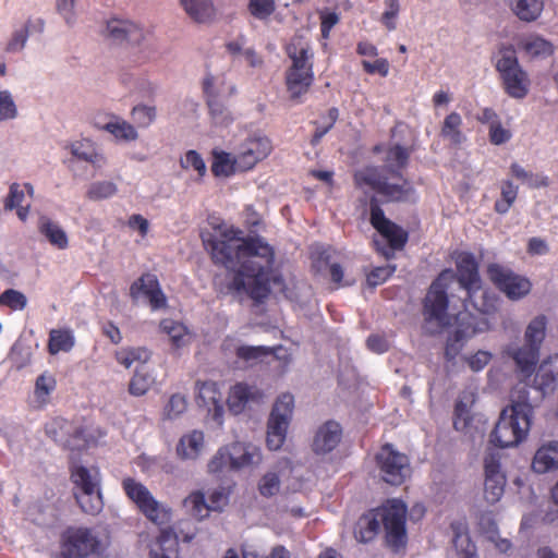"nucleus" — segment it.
Returning a JSON list of instances; mask_svg holds the SVG:
<instances>
[{
    "instance_id": "obj_1",
    "label": "nucleus",
    "mask_w": 558,
    "mask_h": 558,
    "mask_svg": "<svg viewBox=\"0 0 558 558\" xmlns=\"http://www.w3.org/2000/svg\"><path fill=\"white\" fill-rule=\"evenodd\" d=\"M203 242L216 264L234 272L230 290L255 302L268 296L275 252L263 238H243L240 229L222 226L216 229L215 234L204 235Z\"/></svg>"
},
{
    "instance_id": "obj_2",
    "label": "nucleus",
    "mask_w": 558,
    "mask_h": 558,
    "mask_svg": "<svg viewBox=\"0 0 558 558\" xmlns=\"http://www.w3.org/2000/svg\"><path fill=\"white\" fill-rule=\"evenodd\" d=\"M410 153L400 145L391 147L387 153L386 167H366L355 172L354 179L359 186H368L377 194L391 202L412 198V184L399 172L409 159Z\"/></svg>"
},
{
    "instance_id": "obj_3",
    "label": "nucleus",
    "mask_w": 558,
    "mask_h": 558,
    "mask_svg": "<svg viewBox=\"0 0 558 558\" xmlns=\"http://www.w3.org/2000/svg\"><path fill=\"white\" fill-rule=\"evenodd\" d=\"M533 417V407L526 387L514 390L511 404L504 409L490 434V441L499 448L515 447L529 435Z\"/></svg>"
},
{
    "instance_id": "obj_4",
    "label": "nucleus",
    "mask_w": 558,
    "mask_h": 558,
    "mask_svg": "<svg viewBox=\"0 0 558 558\" xmlns=\"http://www.w3.org/2000/svg\"><path fill=\"white\" fill-rule=\"evenodd\" d=\"M105 36L117 45L138 47L136 61L140 63L149 61L157 52L151 32L130 19L111 17L108 20Z\"/></svg>"
},
{
    "instance_id": "obj_5",
    "label": "nucleus",
    "mask_w": 558,
    "mask_h": 558,
    "mask_svg": "<svg viewBox=\"0 0 558 558\" xmlns=\"http://www.w3.org/2000/svg\"><path fill=\"white\" fill-rule=\"evenodd\" d=\"M452 270H444L432 282L423 303L424 329L428 333H436L450 324L448 313L447 289L449 281L453 280Z\"/></svg>"
},
{
    "instance_id": "obj_6",
    "label": "nucleus",
    "mask_w": 558,
    "mask_h": 558,
    "mask_svg": "<svg viewBox=\"0 0 558 558\" xmlns=\"http://www.w3.org/2000/svg\"><path fill=\"white\" fill-rule=\"evenodd\" d=\"M292 65L287 72V87L291 98L304 95L314 81L313 52L310 45L302 38H294L287 47Z\"/></svg>"
},
{
    "instance_id": "obj_7",
    "label": "nucleus",
    "mask_w": 558,
    "mask_h": 558,
    "mask_svg": "<svg viewBox=\"0 0 558 558\" xmlns=\"http://www.w3.org/2000/svg\"><path fill=\"white\" fill-rule=\"evenodd\" d=\"M74 496L83 512L96 515L104 508L100 472L96 466L74 465L71 469Z\"/></svg>"
},
{
    "instance_id": "obj_8",
    "label": "nucleus",
    "mask_w": 558,
    "mask_h": 558,
    "mask_svg": "<svg viewBox=\"0 0 558 558\" xmlns=\"http://www.w3.org/2000/svg\"><path fill=\"white\" fill-rule=\"evenodd\" d=\"M496 69L500 73L505 89L510 97L522 99L527 95L530 80L526 72L520 66L515 49L512 46L499 49Z\"/></svg>"
},
{
    "instance_id": "obj_9",
    "label": "nucleus",
    "mask_w": 558,
    "mask_h": 558,
    "mask_svg": "<svg viewBox=\"0 0 558 558\" xmlns=\"http://www.w3.org/2000/svg\"><path fill=\"white\" fill-rule=\"evenodd\" d=\"M62 558H101V541L88 527H69L61 538Z\"/></svg>"
},
{
    "instance_id": "obj_10",
    "label": "nucleus",
    "mask_w": 558,
    "mask_h": 558,
    "mask_svg": "<svg viewBox=\"0 0 558 558\" xmlns=\"http://www.w3.org/2000/svg\"><path fill=\"white\" fill-rule=\"evenodd\" d=\"M122 486L126 496L149 521L157 525H163L170 521V509L158 502L145 485L133 478H125Z\"/></svg>"
},
{
    "instance_id": "obj_11",
    "label": "nucleus",
    "mask_w": 558,
    "mask_h": 558,
    "mask_svg": "<svg viewBox=\"0 0 558 558\" xmlns=\"http://www.w3.org/2000/svg\"><path fill=\"white\" fill-rule=\"evenodd\" d=\"M293 409L294 398L291 393L277 398L268 421L266 441L270 450H279L284 444Z\"/></svg>"
},
{
    "instance_id": "obj_12",
    "label": "nucleus",
    "mask_w": 558,
    "mask_h": 558,
    "mask_svg": "<svg viewBox=\"0 0 558 558\" xmlns=\"http://www.w3.org/2000/svg\"><path fill=\"white\" fill-rule=\"evenodd\" d=\"M203 89L213 122L218 126H228L232 123L233 117L226 105V99L233 88H227L221 77L208 74L204 78Z\"/></svg>"
},
{
    "instance_id": "obj_13",
    "label": "nucleus",
    "mask_w": 558,
    "mask_h": 558,
    "mask_svg": "<svg viewBox=\"0 0 558 558\" xmlns=\"http://www.w3.org/2000/svg\"><path fill=\"white\" fill-rule=\"evenodd\" d=\"M376 511L386 531L387 542L396 548L403 545L407 536V505L400 499H390Z\"/></svg>"
},
{
    "instance_id": "obj_14",
    "label": "nucleus",
    "mask_w": 558,
    "mask_h": 558,
    "mask_svg": "<svg viewBox=\"0 0 558 558\" xmlns=\"http://www.w3.org/2000/svg\"><path fill=\"white\" fill-rule=\"evenodd\" d=\"M487 276L495 287L511 301L522 300L531 292L532 282L529 278L515 274L509 267L500 264L488 265Z\"/></svg>"
},
{
    "instance_id": "obj_15",
    "label": "nucleus",
    "mask_w": 558,
    "mask_h": 558,
    "mask_svg": "<svg viewBox=\"0 0 558 558\" xmlns=\"http://www.w3.org/2000/svg\"><path fill=\"white\" fill-rule=\"evenodd\" d=\"M377 465L381 478L390 485H401L411 475L408 457L397 451L391 445L381 447L377 453Z\"/></svg>"
},
{
    "instance_id": "obj_16",
    "label": "nucleus",
    "mask_w": 558,
    "mask_h": 558,
    "mask_svg": "<svg viewBox=\"0 0 558 558\" xmlns=\"http://www.w3.org/2000/svg\"><path fill=\"white\" fill-rule=\"evenodd\" d=\"M457 280L465 292V298L463 300L464 307H468L466 302H472L474 307H476L480 312L488 313V307L480 306L473 302V298L482 289V282L478 274L477 263L472 254L462 253L459 255L457 259Z\"/></svg>"
},
{
    "instance_id": "obj_17",
    "label": "nucleus",
    "mask_w": 558,
    "mask_h": 558,
    "mask_svg": "<svg viewBox=\"0 0 558 558\" xmlns=\"http://www.w3.org/2000/svg\"><path fill=\"white\" fill-rule=\"evenodd\" d=\"M458 327L452 337L448 339L445 355L447 360H452L460 351L462 341L472 336L483 332L489 328V324L485 318H477L469 312H460L457 316Z\"/></svg>"
},
{
    "instance_id": "obj_18",
    "label": "nucleus",
    "mask_w": 558,
    "mask_h": 558,
    "mask_svg": "<svg viewBox=\"0 0 558 558\" xmlns=\"http://www.w3.org/2000/svg\"><path fill=\"white\" fill-rule=\"evenodd\" d=\"M130 296L133 301H137L142 296L146 298L153 311L167 306V298L154 274H144L135 280L130 287Z\"/></svg>"
},
{
    "instance_id": "obj_19",
    "label": "nucleus",
    "mask_w": 558,
    "mask_h": 558,
    "mask_svg": "<svg viewBox=\"0 0 558 558\" xmlns=\"http://www.w3.org/2000/svg\"><path fill=\"white\" fill-rule=\"evenodd\" d=\"M271 150V145L266 136L255 134L246 138L238 149V167L240 171L252 169L258 161L266 158Z\"/></svg>"
},
{
    "instance_id": "obj_20",
    "label": "nucleus",
    "mask_w": 558,
    "mask_h": 558,
    "mask_svg": "<svg viewBox=\"0 0 558 558\" xmlns=\"http://www.w3.org/2000/svg\"><path fill=\"white\" fill-rule=\"evenodd\" d=\"M371 222L373 227L388 241L392 250H400L404 246L408 234L385 217L384 210L375 198L371 199Z\"/></svg>"
},
{
    "instance_id": "obj_21",
    "label": "nucleus",
    "mask_w": 558,
    "mask_h": 558,
    "mask_svg": "<svg viewBox=\"0 0 558 558\" xmlns=\"http://www.w3.org/2000/svg\"><path fill=\"white\" fill-rule=\"evenodd\" d=\"M484 496L487 502L495 504L502 497L506 485V476L500 470L499 456L495 453L487 454L484 459Z\"/></svg>"
},
{
    "instance_id": "obj_22",
    "label": "nucleus",
    "mask_w": 558,
    "mask_h": 558,
    "mask_svg": "<svg viewBox=\"0 0 558 558\" xmlns=\"http://www.w3.org/2000/svg\"><path fill=\"white\" fill-rule=\"evenodd\" d=\"M196 389L197 404L206 408L217 424L221 425L223 416V398L218 389V385L214 381H197Z\"/></svg>"
},
{
    "instance_id": "obj_23",
    "label": "nucleus",
    "mask_w": 558,
    "mask_h": 558,
    "mask_svg": "<svg viewBox=\"0 0 558 558\" xmlns=\"http://www.w3.org/2000/svg\"><path fill=\"white\" fill-rule=\"evenodd\" d=\"M342 439V427L336 421H327L315 432L312 442L313 451L325 456L338 447Z\"/></svg>"
},
{
    "instance_id": "obj_24",
    "label": "nucleus",
    "mask_w": 558,
    "mask_h": 558,
    "mask_svg": "<svg viewBox=\"0 0 558 558\" xmlns=\"http://www.w3.org/2000/svg\"><path fill=\"white\" fill-rule=\"evenodd\" d=\"M94 125L102 131L111 134L118 143H131L138 138L136 128L117 114L108 116V120L104 123L95 121Z\"/></svg>"
},
{
    "instance_id": "obj_25",
    "label": "nucleus",
    "mask_w": 558,
    "mask_h": 558,
    "mask_svg": "<svg viewBox=\"0 0 558 558\" xmlns=\"http://www.w3.org/2000/svg\"><path fill=\"white\" fill-rule=\"evenodd\" d=\"M558 381V355L549 356L538 366L535 378L534 388L545 397L551 393Z\"/></svg>"
},
{
    "instance_id": "obj_26",
    "label": "nucleus",
    "mask_w": 558,
    "mask_h": 558,
    "mask_svg": "<svg viewBox=\"0 0 558 558\" xmlns=\"http://www.w3.org/2000/svg\"><path fill=\"white\" fill-rule=\"evenodd\" d=\"M37 230L45 240L58 250L69 247V236L64 229L47 215H40L37 220Z\"/></svg>"
},
{
    "instance_id": "obj_27",
    "label": "nucleus",
    "mask_w": 558,
    "mask_h": 558,
    "mask_svg": "<svg viewBox=\"0 0 558 558\" xmlns=\"http://www.w3.org/2000/svg\"><path fill=\"white\" fill-rule=\"evenodd\" d=\"M532 469L538 474L558 470V440L546 441L536 450Z\"/></svg>"
},
{
    "instance_id": "obj_28",
    "label": "nucleus",
    "mask_w": 558,
    "mask_h": 558,
    "mask_svg": "<svg viewBox=\"0 0 558 558\" xmlns=\"http://www.w3.org/2000/svg\"><path fill=\"white\" fill-rule=\"evenodd\" d=\"M231 470L256 466L262 462L260 449L253 445L234 442L230 446Z\"/></svg>"
},
{
    "instance_id": "obj_29",
    "label": "nucleus",
    "mask_w": 558,
    "mask_h": 558,
    "mask_svg": "<svg viewBox=\"0 0 558 558\" xmlns=\"http://www.w3.org/2000/svg\"><path fill=\"white\" fill-rule=\"evenodd\" d=\"M32 29L43 32L44 21L39 19L34 23L32 19H27L23 25L14 27L4 46V51L10 54L22 52L27 45Z\"/></svg>"
},
{
    "instance_id": "obj_30",
    "label": "nucleus",
    "mask_w": 558,
    "mask_h": 558,
    "mask_svg": "<svg viewBox=\"0 0 558 558\" xmlns=\"http://www.w3.org/2000/svg\"><path fill=\"white\" fill-rule=\"evenodd\" d=\"M262 398L263 393L256 387L240 383L231 388L227 401L230 411L239 414L244 410L247 402L258 401Z\"/></svg>"
},
{
    "instance_id": "obj_31",
    "label": "nucleus",
    "mask_w": 558,
    "mask_h": 558,
    "mask_svg": "<svg viewBox=\"0 0 558 558\" xmlns=\"http://www.w3.org/2000/svg\"><path fill=\"white\" fill-rule=\"evenodd\" d=\"M508 352L514 360L517 367L522 376L525 378L531 377L538 361L539 350L535 347L524 343L523 347L509 349Z\"/></svg>"
},
{
    "instance_id": "obj_32",
    "label": "nucleus",
    "mask_w": 558,
    "mask_h": 558,
    "mask_svg": "<svg viewBox=\"0 0 558 558\" xmlns=\"http://www.w3.org/2000/svg\"><path fill=\"white\" fill-rule=\"evenodd\" d=\"M57 381L48 372L40 374L35 380L32 405L35 409H44L50 402L51 393L56 390Z\"/></svg>"
},
{
    "instance_id": "obj_33",
    "label": "nucleus",
    "mask_w": 558,
    "mask_h": 558,
    "mask_svg": "<svg viewBox=\"0 0 558 558\" xmlns=\"http://www.w3.org/2000/svg\"><path fill=\"white\" fill-rule=\"evenodd\" d=\"M71 154L77 159L89 162L93 167L100 169L106 165L105 156L99 153L88 140L77 141L70 146Z\"/></svg>"
},
{
    "instance_id": "obj_34",
    "label": "nucleus",
    "mask_w": 558,
    "mask_h": 558,
    "mask_svg": "<svg viewBox=\"0 0 558 558\" xmlns=\"http://www.w3.org/2000/svg\"><path fill=\"white\" fill-rule=\"evenodd\" d=\"M380 527V519L375 510H372L363 514L355 526L354 536L361 543H367L372 541L378 533Z\"/></svg>"
},
{
    "instance_id": "obj_35",
    "label": "nucleus",
    "mask_w": 558,
    "mask_h": 558,
    "mask_svg": "<svg viewBox=\"0 0 558 558\" xmlns=\"http://www.w3.org/2000/svg\"><path fill=\"white\" fill-rule=\"evenodd\" d=\"M518 46L531 58H547L554 51L551 43L538 35H529L521 38Z\"/></svg>"
},
{
    "instance_id": "obj_36",
    "label": "nucleus",
    "mask_w": 558,
    "mask_h": 558,
    "mask_svg": "<svg viewBox=\"0 0 558 558\" xmlns=\"http://www.w3.org/2000/svg\"><path fill=\"white\" fill-rule=\"evenodd\" d=\"M186 14L197 23L210 21L215 15L211 0H180Z\"/></svg>"
},
{
    "instance_id": "obj_37",
    "label": "nucleus",
    "mask_w": 558,
    "mask_h": 558,
    "mask_svg": "<svg viewBox=\"0 0 558 558\" xmlns=\"http://www.w3.org/2000/svg\"><path fill=\"white\" fill-rule=\"evenodd\" d=\"M204 445V435L202 432L193 430L183 436L177 447L178 454L183 459H196Z\"/></svg>"
},
{
    "instance_id": "obj_38",
    "label": "nucleus",
    "mask_w": 558,
    "mask_h": 558,
    "mask_svg": "<svg viewBox=\"0 0 558 558\" xmlns=\"http://www.w3.org/2000/svg\"><path fill=\"white\" fill-rule=\"evenodd\" d=\"M513 13L524 22H532L538 19L543 9V0H508Z\"/></svg>"
},
{
    "instance_id": "obj_39",
    "label": "nucleus",
    "mask_w": 558,
    "mask_h": 558,
    "mask_svg": "<svg viewBox=\"0 0 558 558\" xmlns=\"http://www.w3.org/2000/svg\"><path fill=\"white\" fill-rule=\"evenodd\" d=\"M462 124V118L457 112L448 114L442 123L441 136L449 141L452 145H460L464 142L465 136L460 130Z\"/></svg>"
},
{
    "instance_id": "obj_40",
    "label": "nucleus",
    "mask_w": 558,
    "mask_h": 558,
    "mask_svg": "<svg viewBox=\"0 0 558 558\" xmlns=\"http://www.w3.org/2000/svg\"><path fill=\"white\" fill-rule=\"evenodd\" d=\"M236 161L238 155L232 156L226 151H214L211 171L216 177H229L235 171H240Z\"/></svg>"
},
{
    "instance_id": "obj_41",
    "label": "nucleus",
    "mask_w": 558,
    "mask_h": 558,
    "mask_svg": "<svg viewBox=\"0 0 558 558\" xmlns=\"http://www.w3.org/2000/svg\"><path fill=\"white\" fill-rule=\"evenodd\" d=\"M547 318L544 315H538L533 318L525 330L524 340L529 345L535 347L539 350L542 342L546 336Z\"/></svg>"
},
{
    "instance_id": "obj_42",
    "label": "nucleus",
    "mask_w": 558,
    "mask_h": 558,
    "mask_svg": "<svg viewBox=\"0 0 558 558\" xmlns=\"http://www.w3.org/2000/svg\"><path fill=\"white\" fill-rule=\"evenodd\" d=\"M74 336L68 329H54L49 335V352L57 354L59 352H69L74 347Z\"/></svg>"
},
{
    "instance_id": "obj_43",
    "label": "nucleus",
    "mask_w": 558,
    "mask_h": 558,
    "mask_svg": "<svg viewBox=\"0 0 558 558\" xmlns=\"http://www.w3.org/2000/svg\"><path fill=\"white\" fill-rule=\"evenodd\" d=\"M116 359L119 364L130 368L134 363L141 365L148 362L150 352L146 348H124L117 351Z\"/></svg>"
},
{
    "instance_id": "obj_44",
    "label": "nucleus",
    "mask_w": 558,
    "mask_h": 558,
    "mask_svg": "<svg viewBox=\"0 0 558 558\" xmlns=\"http://www.w3.org/2000/svg\"><path fill=\"white\" fill-rule=\"evenodd\" d=\"M454 531L453 546L460 558H477L476 547L472 543L466 531L461 529V525L452 524Z\"/></svg>"
},
{
    "instance_id": "obj_45",
    "label": "nucleus",
    "mask_w": 558,
    "mask_h": 558,
    "mask_svg": "<svg viewBox=\"0 0 558 558\" xmlns=\"http://www.w3.org/2000/svg\"><path fill=\"white\" fill-rule=\"evenodd\" d=\"M160 328L170 337L171 342L175 348L185 345L190 340L187 329L181 323L172 319H163L160 323Z\"/></svg>"
},
{
    "instance_id": "obj_46",
    "label": "nucleus",
    "mask_w": 558,
    "mask_h": 558,
    "mask_svg": "<svg viewBox=\"0 0 558 558\" xmlns=\"http://www.w3.org/2000/svg\"><path fill=\"white\" fill-rule=\"evenodd\" d=\"M72 429L71 424L62 417H56L46 424V434L62 445H70L68 436Z\"/></svg>"
},
{
    "instance_id": "obj_47",
    "label": "nucleus",
    "mask_w": 558,
    "mask_h": 558,
    "mask_svg": "<svg viewBox=\"0 0 558 558\" xmlns=\"http://www.w3.org/2000/svg\"><path fill=\"white\" fill-rule=\"evenodd\" d=\"M118 191V185L113 181H95L89 184L86 196L92 201H102L113 197Z\"/></svg>"
},
{
    "instance_id": "obj_48",
    "label": "nucleus",
    "mask_w": 558,
    "mask_h": 558,
    "mask_svg": "<svg viewBox=\"0 0 558 558\" xmlns=\"http://www.w3.org/2000/svg\"><path fill=\"white\" fill-rule=\"evenodd\" d=\"M185 509L196 519L206 518L210 511L205 495L202 492L190 494L183 501Z\"/></svg>"
},
{
    "instance_id": "obj_49",
    "label": "nucleus",
    "mask_w": 558,
    "mask_h": 558,
    "mask_svg": "<svg viewBox=\"0 0 558 558\" xmlns=\"http://www.w3.org/2000/svg\"><path fill=\"white\" fill-rule=\"evenodd\" d=\"M518 186L512 181L506 180L501 183V198L495 202V210L505 215L509 211L518 196Z\"/></svg>"
},
{
    "instance_id": "obj_50",
    "label": "nucleus",
    "mask_w": 558,
    "mask_h": 558,
    "mask_svg": "<svg viewBox=\"0 0 558 558\" xmlns=\"http://www.w3.org/2000/svg\"><path fill=\"white\" fill-rule=\"evenodd\" d=\"M511 173L518 180L527 184L530 187H542L548 185V178L541 174H534L531 171L525 170L519 163L513 162L510 167Z\"/></svg>"
},
{
    "instance_id": "obj_51",
    "label": "nucleus",
    "mask_w": 558,
    "mask_h": 558,
    "mask_svg": "<svg viewBox=\"0 0 558 558\" xmlns=\"http://www.w3.org/2000/svg\"><path fill=\"white\" fill-rule=\"evenodd\" d=\"M281 486L280 475L276 471L266 472L258 481V492L263 497L270 498L276 496Z\"/></svg>"
},
{
    "instance_id": "obj_52",
    "label": "nucleus",
    "mask_w": 558,
    "mask_h": 558,
    "mask_svg": "<svg viewBox=\"0 0 558 558\" xmlns=\"http://www.w3.org/2000/svg\"><path fill=\"white\" fill-rule=\"evenodd\" d=\"M153 383L154 379L148 373L143 372L142 368H136L135 374L130 381L129 391L131 395L136 397L144 396L149 390Z\"/></svg>"
},
{
    "instance_id": "obj_53",
    "label": "nucleus",
    "mask_w": 558,
    "mask_h": 558,
    "mask_svg": "<svg viewBox=\"0 0 558 558\" xmlns=\"http://www.w3.org/2000/svg\"><path fill=\"white\" fill-rule=\"evenodd\" d=\"M132 119L138 128H148L157 117V110L154 106L136 105L131 111Z\"/></svg>"
},
{
    "instance_id": "obj_54",
    "label": "nucleus",
    "mask_w": 558,
    "mask_h": 558,
    "mask_svg": "<svg viewBox=\"0 0 558 558\" xmlns=\"http://www.w3.org/2000/svg\"><path fill=\"white\" fill-rule=\"evenodd\" d=\"M17 116V106L11 92L0 90V122L14 120Z\"/></svg>"
},
{
    "instance_id": "obj_55",
    "label": "nucleus",
    "mask_w": 558,
    "mask_h": 558,
    "mask_svg": "<svg viewBox=\"0 0 558 558\" xmlns=\"http://www.w3.org/2000/svg\"><path fill=\"white\" fill-rule=\"evenodd\" d=\"M180 165L183 169L195 170L199 178H203L207 170L202 156L193 149L185 153L184 157H182L180 160Z\"/></svg>"
},
{
    "instance_id": "obj_56",
    "label": "nucleus",
    "mask_w": 558,
    "mask_h": 558,
    "mask_svg": "<svg viewBox=\"0 0 558 558\" xmlns=\"http://www.w3.org/2000/svg\"><path fill=\"white\" fill-rule=\"evenodd\" d=\"M226 469L231 470L230 447L220 448L208 463V470L210 473H219Z\"/></svg>"
},
{
    "instance_id": "obj_57",
    "label": "nucleus",
    "mask_w": 558,
    "mask_h": 558,
    "mask_svg": "<svg viewBox=\"0 0 558 558\" xmlns=\"http://www.w3.org/2000/svg\"><path fill=\"white\" fill-rule=\"evenodd\" d=\"M0 304L12 310H24L27 305L26 296L14 289H8L0 295Z\"/></svg>"
},
{
    "instance_id": "obj_58",
    "label": "nucleus",
    "mask_w": 558,
    "mask_h": 558,
    "mask_svg": "<svg viewBox=\"0 0 558 558\" xmlns=\"http://www.w3.org/2000/svg\"><path fill=\"white\" fill-rule=\"evenodd\" d=\"M271 349L265 345H240L236 348V355L244 361H255L269 355Z\"/></svg>"
},
{
    "instance_id": "obj_59",
    "label": "nucleus",
    "mask_w": 558,
    "mask_h": 558,
    "mask_svg": "<svg viewBox=\"0 0 558 558\" xmlns=\"http://www.w3.org/2000/svg\"><path fill=\"white\" fill-rule=\"evenodd\" d=\"M32 352L31 349L21 342L13 344L10 353V359L13 365L21 369L31 363Z\"/></svg>"
},
{
    "instance_id": "obj_60",
    "label": "nucleus",
    "mask_w": 558,
    "mask_h": 558,
    "mask_svg": "<svg viewBox=\"0 0 558 558\" xmlns=\"http://www.w3.org/2000/svg\"><path fill=\"white\" fill-rule=\"evenodd\" d=\"M275 8V0H250L248 3L251 14L259 20L270 16Z\"/></svg>"
},
{
    "instance_id": "obj_61",
    "label": "nucleus",
    "mask_w": 558,
    "mask_h": 558,
    "mask_svg": "<svg viewBox=\"0 0 558 558\" xmlns=\"http://www.w3.org/2000/svg\"><path fill=\"white\" fill-rule=\"evenodd\" d=\"M186 399L180 393L171 396L168 403L165 407V416L167 418H175L186 410Z\"/></svg>"
},
{
    "instance_id": "obj_62",
    "label": "nucleus",
    "mask_w": 558,
    "mask_h": 558,
    "mask_svg": "<svg viewBox=\"0 0 558 558\" xmlns=\"http://www.w3.org/2000/svg\"><path fill=\"white\" fill-rule=\"evenodd\" d=\"M489 141L494 145H501L511 138V132L505 129L499 121H492L489 124Z\"/></svg>"
},
{
    "instance_id": "obj_63",
    "label": "nucleus",
    "mask_w": 558,
    "mask_h": 558,
    "mask_svg": "<svg viewBox=\"0 0 558 558\" xmlns=\"http://www.w3.org/2000/svg\"><path fill=\"white\" fill-rule=\"evenodd\" d=\"M229 502V492L226 488L219 487L214 489L208 499V507L210 511H221Z\"/></svg>"
},
{
    "instance_id": "obj_64",
    "label": "nucleus",
    "mask_w": 558,
    "mask_h": 558,
    "mask_svg": "<svg viewBox=\"0 0 558 558\" xmlns=\"http://www.w3.org/2000/svg\"><path fill=\"white\" fill-rule=\"evenodd\" d=\"M396 270L395 266H381L373 269L367 276V282L369 286H378L385 282Z\"/></svg>"
}]
</instances>
